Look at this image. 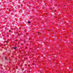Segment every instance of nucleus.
<instances>
[{"label":"nucleus","instance_id":"nucleus-1","mask_svg":"<svg viewBox=\"0 0 73 73\" xmlns=\"http://www.w3.org/2000/svg\"><path fill=\"white\" fill-rule=\"evenodd\" d=\"M17 47H14L13 48L14 49H15V50L16 49H17Z\"/></svg>","mask_w":73,"mask_h":73},{"label":"nucleus","instance_id":"nucleus-2","mask_svg":"<svg viewBox=\"0 0 73 73\" xmlns=\"http://www.w3.org/2000/svg\"><path fill=\"white\" fill-rule=\"evenodd\" d=\"M28 23H29V24H30V23H31V21H28Z\"/></svg>","mask_w":73,"mask_h":73},{"label":"nucleus","instance_id":"nucleus-3","mask_svg":"<svg viewBox=\"0 0 73 73\" xmlns=\"http://www.w3.org/2000/svg\"><path fill=\"white\" fill-rule=\"evenodd\" d=\"M3 44H0V46L2 47V46H3Z\"/></svg>","mask_w":73,"mask_h":73},{"label":"nucleus","instance_id":"nucleus-4","mask_svg":"<svg viewBox=\"0 0 73 73\" xmlns=\"http://www.w3.org/2000/svg\"><path fill=\"white\" fill-rule=\"evenodd\" d=\"M3 45L4 46H6V45L5 44H4Z\"/></svg>","mask_w":73,"mask_h":73},{"label":"nucleus","instance_id":"nucleus-5","mask_svg":"<svg viewBox=\"0 0 73 73\" xmlns=\"http://www.w3.org/2000/svg\"><path fill=\"white\" fill-rule=\"evenodd\" d=\"M9 32H11V30H9Z\"/></svg>","mask_w":73,"mask_h":73},{"label":"nucleus","instance_id":"nucleus-6","mask_svg":"<svg viewBox=\"0 0 73 73\" xmlns=\"http://www.w3.org/2000/svg\"><path fill=\"white\" fill-rule=\"evenodd\" d=\"M6 58H5V59H6Z\"/></svg>","mask_w":73,"mask_h":73},{"label":"nucleus","instance_id":"nucleus-7","mask_svg":"<svg viewBox=\"0 0 73 73\" xmlns=\"http://www.w3.org/2000/svg\"><path fill=\"white\" fill-rule=\"evenodd\" d=\"M15 41H16V40H15Z\"/></svg>","mask_w":73,"mask_h":73}]
</instances>
